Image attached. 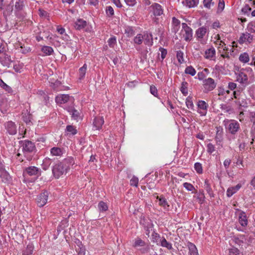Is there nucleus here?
Here are the masks:
<instances>
[{"label":"nucleus","mask_w":255,"mask_h":255,"mask_svg":"<svg viewBox=\"0 0 255 255\" xmlns=\"http://www.w3.org/2000/svg\"><path fill=\"white\" fill-rule=\"evenodd\" d=\"M75 163L74 158L68 157L62 161L55 164L52 168V174L56 179L65 175L70 169V166Z\"/></svg>","instance_id":"nucleus-1"},{"label":"nucleus","mask_w":255,"mask_h":255,"mask_svg":"<svg viewBox=\"0 0 255 255\" xmlns=\"http://www.w3.org/2000/svg\"><path fill=\"white\" fill-rule=\"evenodd\" d=\"M224 122L228 131L233 135L236 134L240 129V124L236 120H227Z\"/></svg>","instance_id":"nucleus-2"},{"label":"nucleus","mask_w":255,"mask_h":255,"mask_svg":"<svg viewBox=\"0 0 255 255\" xmlns=\"http://www.w3.org/2000/svg\"><path fill=\"white\" fill-rule=\"evenodd\" d=\"M203 87L205 93H208L213 90L217 86V83L212 78H208L203 80Z\"/></svg>","instance_id":"nucleus-3"},{"label":"nucleus","mask_w":255,"mask_h":255,"mask_svg":"<svg viewBox=\"0 0 255 255\" xmlns=\"http://www.w3.org/2000/svg\"><path fill=\"white\" fill-rule=\"evenodd\" d=\"M19 143L22 147V150L24 152H31L35 149L34 143L31 141L21 140L19 141Z\"/></svg>","instance_id":"nucleus-4"},{"label":"nucleus","mask_w":255,"mask_h":255,"mask_svg":"<svg viewBox=\"0 0 255 255\" xmlns=\"http://www.w3.org/2000/svg\"><path fill=\"white\" fill-rule=\"evenodd\" d=\"M11 4L14 7L15 15L17 16H18L20 12L23 9L24 0H11Z\"/></svg>","instance_id":"nucleus-5"},{"label":"nucleus","mask_w":255,"mask_h":255,"mask_svg":"<svg viewBox=\"0 0 255 255\" xmlns=\"http://www.w3.org/2000/svg\"><path fill=\"white\" fill-rule=\"evenodd\" d=\"M48 192L47 191H44L37 196L36 202L37 204L39 207H42L46 204L48 200Z\"/></svg>","instance_id":"nucleus-6"},{"label":"nucleus","mask_w":255,"mask_h":255,"mask_svg":"<svg viewBox=\"0 0 255 255\" xmlns=\"http://www.w3.org/2000/svg\"><path fill=\"white\" fill-rule=\"evenodd\" d=\"M182 29L184 33L183 34V37L186 41H190L192 38V29L188 26L185 23H182Z\"/></svg>","instance_id":"nucleus-7"},{"label":"nucleus","mask_w":255,"mask_h":255,"mask_svg":"<svg viewBox=\"0 0 255 255\" xmlns=\"http://www.w3.org/2000/svg\"><path fill=\"white\" fill-rule=\"evenodd\" d=\"M253 35L248 31L241 34L238 42L240 44H250L253 42Z\"/></svg>","instance_id":"nucleus-8"},{"label":"nucleus","mask_w":255,"mask_h":255,"mask_svg":"<svg viewBox=\"0 0 255 255\" xmlns=\"http://www.w3.org/2000/svg\"><path fill=\"white\" fill-rule=\"evenodd\" d=\"M237 81L244 86H246L249 84L248 76L245 72L242 71H240L237 74Z\"/></svg>","instance_id":"nucleus-9"},{"label":"nucleus","mask_w":255,"mask_h":255,"mask_svg":"<svg viewBox=\"0 0 255 255\" xmlns=\"http://www.w3.org/2000/svg\"><path fill=\"white\" fill-rule=\"evenodd\" d=\"M24 173L30 176H38L41 174V170L35 166H30L25 169Z\"/></svg>","instance_id":"nucleus-10"},{"label":"nucleus","mask_w":255,"mask_h":255,"mask_svg":"<svg viewBox=\"0 0 255 255\" xmlns=\"http://www.w3.org/2000/svg\"><path fill=\"white\" fill-rule=\"evenodd\" d=\"M150 8L153 11V13L155 16H160L163 13V10L161 5L157 3H153L151 6Z\"/></svg>","instance_id":"nucleus-11"},{"label":"nucleus","mask_w":255,"mask_h":255,"mask_svg":"<svg viewBox=\"0 0 255 255\" xmlns=\"http://www.w3.org/2000/svg\"><path fill=\"white\" fill-rule=\"evenodd\" d=\"M5 127L7 130V131L10 134L14 135L16 133L17 130L16 126L13 122L11 121L7 122L5 124Z\"/></svg>","instance_id":"nucleus-12"},{"label":"nucleus","mask_w":255,"mask_h":255,"mask_svg":"<svg viewBox=\"0 0 255 255\" xmlns=\"http://www.w3.org/2000/svg\"><path fill=\"white\" fill-rule=\"evenodd\" d=\"M0 169L1 171L0 177L1 178V181L4 183L9 182L11 179V177L9 174L4 170L2 165H1V167H0Z\"/></svg>","instance_id":"nucleus-13"},{"label":"nucleus","mask_w":255,"mask_h":255,"mask_svg":"<svg viewBox=\"0 0 255 255\" xmlns=\"http://www.w3.org/2000/svg\"><path fill=\"white\" fill-rule=\"evenodd\" d=\"M208 105L204 101H199L198 103V107L200 110H203V111H198V113L201 116H205L207 113V109L208 108Z\"/></svg>","instance_id":"nucleus-14"},{"label":"nucleus","mask_w":255,"mask_h":255,"mask_svg":"<svg viewBox=\"0 0 255 255\" xmlns=\"http://www.w3.org/2000/svg\"><path fill=\"white\" fill-rule=\"evenodd\" d=\"M104 123L103 117H97L94 120L93 127L95 129H100Z\"/></svg>","instance_id":"nucleus-15"},{"label":"nucleus","mask_w":255,"mask_h":255,"mask_svg":"<svg viewBox=\"0 0 255 255\" xmlns=\"http://www.w3.org/2000/svg\"><path fill=\"white\" fill-rule=\"evenodd\" d=\"M144 43L148 46H152L153 44V37L151 33L147 32L143 33V41Z\"/></svg>","instance_id":"nucleus-16"},{"label":"nucleus","mask_w":255,"mask_h":255,"mask_svg":"<svg viewBox=\"0 0 255 255\" xmlns=\"http://www.w3.org/2000/svg\"><path fill=\"white\" fill-rule=\"evenodd\" d=\"M239 222L243 227L247 226L248 221L245 212L241 211L239 216Z\"/></svg>","instance_id":"nucleus-17"},{"label":"nucleus","mask_w":255,"mask_h":255,"mask_svg":"<svg viewBox=\"0 0 255 255\" xmlns=\"http://www.w3.org/2000/svg\"><path fill=\"white\" fill-rule=\"evenodd\" d=\"M70 96L68 95H60L57 96L55 98V101L58 104H65L69 100Z\"/></svg>","instance_id":"nucleus-18"},{"label":"nucleus","mask_w":255,"mask_h":255,"mask_svg":"<svg viewBox=\"0 0 255 255\" xmlns=\"http://www.w3.org/2000/svg\"><path fill=\"white\" fill-rule=\"evenodd\" d=\"M241 186L240 184H238L235 186L229 188L227 191V196L229 197H231L241 188Z\"/></svg>","instance_id":"nucleus-19"},{"label":"nucleus","mask_w":255,"mask_h":255,"mask_svg":"<svg viewBox=\"0 0 255 255\" xmlns=\"http://www.w3.org/2000/svg\"><path fill=\"white\" fill-rule=\"evenodd\" d=\"M14 11V7L13 6V4H11V0L10 1L9 3L7 4L5 7V9L3 11V15L5 16H9L11 15L12 13V12Z\"/></svg>","instance_id":"nucleus-20"},{"label":"nucleus","mask_w":255,"mask_h":255,"mask_svg":"<svg viewBox=\"0 0 255 255\" xmlns=\"http://www.w3.org/2000/svg\"><path fill=\"white\" fill-rule=\"evenodd\" d=\"M216 51L214 47H212L207 49L205 52V57L206 59H212L215 57Z\"/></svg>","instance_id":"nucleus-21"},{"label":"nucleus","mask_w":255,"mask_h":255,"mask_svg":"<svg viewBox=\"0 0 255 255\" xmlns=\"http://www.w3.org/2000/svg\"><path fill=\"white\" fill-rule=\"evenodd\" d=\"M207 29L206 27L202 26L199 28L196 31V35L198 38H202L206 34Z\"/></svg>","instance_id":"nucleus-22"},{"label":"nucleus","mask_w":255,"mask_h":255,"mask_svg":"<svg viewBox=\"0 0 255 255\" xmlns=\"http://www.w3.org/2000/svg\"><path fill=\"white\" fill-rule=\"evenodd\" d=\"M86 25V21L82 19H78L75 22L74 27L77 30H81L84 28Z\"/></svg>","instance_id":"nucleus-23"},{"label":"nucleus","mask_w":255,"mask_h":255,"mask_svg":"<svg viewBox=\"0 0 255 255\" xmlns=\"http://www.w3.org/2000/svg\"><path fill=\"white\" fill-rule=\"evenodd\" d=\"M50 153L53 156H60L63 154V151L59 147H53L50 149Z\"/></svg>","instance_id":"nucleus-24"},{"label":"nucleus","mask_w":255,"mask_h":255,"mask_svg":"<svg viewBox=\"0 0 255 255\" xmlns=\"http://www.w3.org/2000/svg\"><path fill=\"white\" fill-rule=\"evenodd\" d=\"M188 247L190 255H198L197 248L194 244L192 243H188Z\"/></svg>","instance_id":"nucleus-25"},{"label":"nucleus","mask_w":255,"mask_h":255,"mask_svg":"<svg viewBox=\"0 0 255 255\" xmlns=\"http://www.w3.org/2000/svg\"><path fill=\"white\" fill-rule=\"evenodd\" d=\"M198 0H185L183 3L189 7H193L197 5Z\"/></svg>","instance_id":"nucleus-26"},{"label":"nucleus","mask_w":255,"mask_h":255,"mask_svg":"<svg viewBox=\"0 0 255 255\" xmlns=\"http://www.w3.org/2000/svg\"><path fill=\"white\" fill-rule=\"evenodd\" d=\"M216 135L215 137V140L218 141H221L222 139L223 135V128L221 127H217L216 128Z\"/></svg>","instance_id":"nucleus-27"},{"label":"nucleus","mask_w":255,"mask_h":255,"mask_svg":"<svg viewBox=\"0 0 255 255\" xmlns=\"http://www.w3.org/2000/svg\"><path fill=\"white\" fill-rule=\"evenodd\" d=\"M160 245L162 247H165L168 250H170L172 249V244L168 242L164 238H162V239L160 240Z\"/></svg>","instance_id":"nucleus-28"},{"label":"nucleus","mask_w":255,"mask_h":255,"mask_svg":"<svg viewBox=\"0 0 255 255\" xmlns=\"http://www.w3.org/2000/svg\"><path fill=\"white\" fill-rule=\"evenodd\" d=\"M87 66L86 64H84V65L81 67L79 70V79H83L86 74V72L87 70Z\"/></svg>","instance_id":"nucleus-29"},{"label":"nucleus","mask_w":255,"mask_h":255,"mask_svg":"<svg viewBox=\"0 0 255 255\" xmlns=\"http://www.w3.org/2000/svg\"><path fill=\"white\" fill-rule=\"evenodd\" d=\"M249 54L246 52L241 54L239 56V60L243 63H247L249 61Z\"/></svg>","instance_id":"nucleus-30"},{"label":"nucleus","mask_w":255,"mask_h":255,"mask_svg":"<svg viewBox=\"0 0 255 255\" xmlns=\"http://www.w3.org/2000/svg\"><path fill=\"white\" fill-rule=\"evenodd\" d=\"M34 247L32 245L29 244L25 250L23 251V255H31L33 253Z\"/></svg>","instance_id":"nucleus-31"},{"label":"nucleus","mask_w":255,"mask_h":255,"mask_svg":"<svg viewBox=\"0 0 255 255\" xmlns=\"http://www.w3.org/2000/svg\"><path fill=\"white\" fill-rule=\"evenodd\" d=\"M143 41V34H138L134 38L133 41L135 44L140 45Z\"/></svg>","instance_id":"nucleus-32"},{"label":"nucleus","mask_w":255,"mask_h":255,"mask_svg":"<svg viewBox=\"0 0 255 255\" xmlns=\"http://www.w3.org/2000/svg\"><path fill=\"white\" fill-rule=\"evenodd\" d=\"M157 198H158V197H157ZM159 204L164 209H166L169 206L166 199L162 196L159 198Z\"/></svg>","instance_id":"nucleus-33"},{"label":"nucleus","mask_w":255,"mask_h":255,"mask_svg":"<svg viewBox=\"0 0 255 255\" xmlns=\"http://www.w3.org/2000/svg\"><path fill=\"white\" fill-rule=\"evenodd\" d=\"M42 51L47 55H50L53 52V48L50 46H44L41 49Z\"/></svg>","instance_id":"nucleus-34"},{"label":"nucleus","mask_w":255,"mask_h":255,"mask_svg":"<svg viewBox=\"0 0 255 255\" xmlns=\"http://www.w3.org/2000/svg\"><path fill=\"white\" fill-rule=\"evenodd\" d=\"M0 86L8 93H11L12 92L11 88L6 84L1 79H0Z\"/></svg>","instance_id":"nucleus-35"},{"label":"nucleus","mask_w":255,"mask_h":255,"mask_svg":"<svg viewBox=\"0 0 255 255\" xmlns=\"http://www.w3.org/2000/svg\"><path fill=\"white\" fill-rule=\"evenodd\" d=\"M239 97L238 98V103H239V105L243 107H247L248 106V103L246 100V99L244 98V97Z\"/></svg>","instance_id":"nucleus-36"},{"label":"nucleus","mask_w":255,"mask_h":255,"mask_svg":"<svg viewBox=\"0 0 255 255\" xmlns=\"http://www.w3.org/2000/svg\"><path fill=\"white\" fill-rule=\"evenodd\" d=\"M205 189L211 197H213V192L211 188L210 184L208 183V181L206 180L205 181Z\"/></svg>","instance_id":"nucleus-37"},{"label":"nucleus","mask_w":255,"mask_h":255,"mask_svg":"<svg viewBox=\"0 0 255 255\" xmlns=\"http://www.w3.org/2000/svg\"><path fill=\"white\" fill-rule=\"evenodd\" d=\"M98 206L100 212H104L108 209L107 204L103 201H100L99 203Z\"/></svg>","instance_id":"nucleus-38"},{"label":"nucleus","mask_w":255,"mask_h":255,"mask_svg":"<svg viewBox=\"0 0 255 255\" xmlns=\"http://www.w3.org/2000/svg\"><path fill=\"white\" fill-rule=\"evenodd\" d=\"M247 29L249 32L255 33V21L250 22L247 26Z\"/></svg>","instance_id":"nucleus-39"},{"label":"nucleus","mask_w":255,"mask_h":255,"mask_svg":"<svg viewBox=\"0 0 255 255\" xmlns=\"http://www.w3.org/2000/svg\"><path fill=\"white\" fill-rule=\"evenodd\" d=\"M187 85L188 83L185 81L183 82L181 84L180 91L182 92V93L185 96L188 94Z\"/></svg>","instance_id":"nucleus-40"},{"label":"nucleus","mask_w":255,"mask_h":255,"mask_svg":"<svg viewBox=\"0 0 255 255\" xmlns=\"http://www.w3.org/2000/svg\"><path fill=\"white\" fill-rule=\"evenodd\" d=\"M185 73L191 76H194L196 74V70L192 66H189L186 68Z\"/></svg>","instance_id":"nucleus-41"},{"label":"nucleus","mask_w":255,"mask_h":255,"mask_svg":"<svg viewBox=\"0 0 255 255\" xmlns=\"http://www.w3.org/2000/svg\"><path fill=\"white\" fill-rule=\"evenodd\" d=\"M145 245V243L140 239L135 240L133 246L135 248L139 247H144Z\"/></svg>","instance_id":"nucleus-42"},{"label":"nucleus","mask_w":255,"mask_h":255,"mask_svg":"<svg viewBox=\"0 0 255 255\" xmlns=\"http://www.w3.org/2000/svg\"><path fill=\"white\" fill-rule=\"evenodd\" d=\"M228 255H240V251L236 248L233 247L229 250Z\"/></svg>","instance_id":"nucleus-43"},{"label":"nucleus","mask_w":255,"mask_h":255,"mask_svg":"<svg viewBox=\"0 0 255 255\" xmlns=\"http://www.w3.org/2000/svg\"><path fill=\"white\" fill-rule=\"evenodd\" d=\"M213 0H204L203 4L205 7L210 9L212 6H214V2L212 1Z\"/></svg>","instance_id":"nucleus-44"},{"label":"nucleus","mask_w":255,"mask_h":255,"mask_svg":"<svg viewBox=\"0 0 255 255\" xmlns=\"http://www.w3.org/2000/svg\"><path fill=\"white\" fill-rule=\"evenodd\" d=\"M225 7V1L224 0H219L217 9V12H221L224 9Z\"/></svg>","instance_id":"nucleus-45"},{"label":"nucleus","mask_w":255,"mask_h":255,"mask_svg":"<svg viewBox=\"0 0 255 255\" xmlns=\"http://www.w3.org/2000/svg\"><path fill=\"white\" fill-rule=\"evenodd\" d=\"M125 33H126L128 37H131L134 34V31L132 27H127L125 29Z\"/></svg>","instance_id":"nucleus-46"},{"label":"nucleus","mask_w":255,"mask_h":255,"mask_svg":"<svg viewBox=\"0 0 255 255\" xmlns=\"http://www.w3.org/2000/svg\"><path fill=\"white\" fill-rule=\"evenodd\" d=\"M71 113H72V114H71L72 117L74 120L78 121L80 119V117L79 116V113L77 110H76L75 109L72 110Z\"/></svg>","instance_id":"nucleus-47"},{"label":"nucleus","mask_w":255,"mask_h":255,"mask_svg":"<svg viewBox=\"0 0 255 255\" xmlns=\"http://www.w3.org/2000/svg\"><path fill=\"white\" fill-rule=\"evenodd\" d=\"M106 12L109 17H111L114 14V9L111 6H108L106 7Z\"/></svg>","instance_id":"nucleus-48"},{"label":"nucleus","mask_w":255,"mask_h":255,"mask_svg":"<svg viewBox=\"0 0 255 255\" xmlns=\"http://www.w3.org/2000/svg\"><path fill=\"white\" fill-rule=\"evenodd\" d=\"M176 57L178 62L180 63H182L184 61L183 53L181 51H178L176 54Z\"/></svg>","instance_id":"nucleus-49"},{"label":"nucleus","mask_w":255,"mask_h":255,"mask_svg":"<svg viewBox=\"0 0 255 255\" xmlns=\"http://www.w3.org/2000/svg\"><path fill=\"white\" fill-rule=\"evenodd\" d=\"M66 130L71 133L73 135H74L77 133V130L75 128L71 125H68L66 127Z\"/></svg>","instance_id":"nucleus-50"},{"label":"nucleus","mask_w":255,"mask_h":255,"mask_svg":"<svg viewBox=\"0 0 255 255\" xmlns=\"http://www.w3.org/2000/svg\"><path fill=\"white\" fill-rule=\"evenodd\" d=\"M194 168L198 173H202L203 172L202 164L199 162H196L194 164Z\"/></svg>","instance_id":"nucleus-51"},{"label":"nucleus","mask_w":255,"mask_h":255,"mask_svg":"<svg viewBox=\"0 0 255 255\" xmlns=\"http://www.w3.org/2000/svg\"><path fill=\"white\" fill-rule=\"evenodd\" d=\"M138 183V179L137 177L133 176L130 180V185L137 187Z\"/></svg>","instance_id":"nucleus-52"},{"label":"nucleus","mask_w":255,"mask_h":255,"mask_svg":"<svg viewBox=\"0 0 255 255\" xmlns=\"http://www.w3.org/2000/svg\"><path fill=\"white\" fill-rule=\"evenodd\" d=\"M108 44L110 46V47H114L117 43L116 37L115 36H113V37L110 38L108 40Z\"/></svg>","instance_id":"nucleus-53"},{"label":"nucleus","mask_w":255,"mask_h":255,"mask_svg":"<svg viewBox=\"0 0 255 255\" xmlns=\"http://www.w3.org/2000/svg\"><path fill=\"white\" fill-rule=\"evenodd\" d=\"M160 238V236L158 234L153 232L152 234L151 239L152 241L154 243H157Z\"/></svg>","instance_id":"nucleus-54"},{"label":"nucleus","mask_w":255,"mask_h":255,"mask_svg":"<svg viewBox=\"0 0 255 255\" xmlns=\"http://www.w3.org/2000/svg\"><path fill=\"white\" fill-rule=\"evenodd\" d=\"M186 104L188 109H193L194 107L193 103L191 100V99L188 97L186 100Z\"/></svg>","instance_id":"nucleus-55"},{"label":"nucleus","mask_w":255,"mask_h":255,"mask_svg":"<svg viewBox=\"0 0 255 255\" xmlns=\"http://www.w3.org/2000/svg\"><path fill=\"white\" fill-rule=\"evenodd\" d=\"M183 186L187 190L192 191L194 189V186L190 183L185 182L183 184Z\"/></svg>","instance_id":"nucleus-56"},{"label":"nucleus","mask_w":255,"mask_h":255,"mask_svg":"<svg viewBox=\"0 0 255 255\" xmlns=\"http://www.w3.org/2000/svg\"><path fill=\"white\" fill-rule=\"evenodd\" d=\"M159 50L161 52V57L162 59L163 60L165 58V57L167 55V50H166V49H165L162 47H160Z\"/></svg>","instance_id":"nucleus-57"},{"label":"nucleus","mask_w":255,"mask_h":255,"mask_svg":"<svg viewBox=\"0 0 255 255\" xmlns=\"http://www.w3.org/2000/svg\"><path fill=\"white\" fill-rule=\"evenodd\" d=\"M150 92L152 95H153L155 97H157V90L156 88L154 86H153V85L150 86Z\"/></svg>","instance_id":"nucleus-58"},{"label":"nucleus","mask_w":255,"mask_h":255,"mask_svg":"<svg viewBox=\"0 0 255 255\" xmlns=\"http://www.w3.org/2000/svg\"><path fill=\"white\" fill-rule=\"evenodd\" d=\"M207 151L210 153H212L215 151L214 145L211 143H209L207 144Z\"/></svg>","instance_id":"nucleus-59"},{"label":"nucleus","mask_w":255,"mask_h":255,"mask_svg":"<svg viewBox=\"0 0 255 255\" xmlns=\"http://www.w3.org/2000/svg\"><path fill=\"white\" fill-rule=\"evenodd\" d=\"M252 9L250 7V6L248 5V4H246L242 9V11L243 12H244V13H247L248 14L249 12H250L251 11Z\"/></svg>","instance_id":"nucleus-60"},{"label":"nucleus","mask_w":255,"mask_h":255,"mask_svg":"<svg viewBox=\"0 0 255 255\" xmlns=\"http://www.w3.org/2000/svg\"><path fill=\"white\" fill-rule=\"evenodd\" d=\"M231 163V160L230 159H226L223 163L225 169H228Z\"/></svg>","instance_id":"nucleus-61"},{"label":"nucleus","mask_w":255,"mask_h":255,"mask_svg":"<svg viewBox=\"0 0 255 255\" xmlns=\"http://www.w3.org/2000/svg\"><path fill=\"white\" fill-rule=\"evenodd\" d=\"M125 1L129 6H133L136 3V0H125Z\"/></svg>","instance_id":"nucleus-62"},{"label":"nucleus","mask_w":255,"mask_h":255,"mask_svg":"<svg viewBox=\"0 0 255 255\" xmlns=\"http://www.w3.org/2000/svg\"><path fill=\"white\" fill-rule=\"evenodd\" d=\"M237 85L236 83L233 82H230L228 84V88L231 90H233L236 88Z\"/></svg>","instance_id":"nucleus-63"},{"label":"nucleus","mask_w":255,"mask_h":255,"mask_svg":"<svg viewBox=\"0 0 255 255\" xmlns=\"http://www.w3.org/2000/svg\"><path fill=\"white\" fill-rule=\"evenodd\" d=\"M78 255H85V249L84 248H80L78 251Z\"/></svg>","instance_id":"nucleus-64"}]
</instances>
